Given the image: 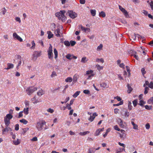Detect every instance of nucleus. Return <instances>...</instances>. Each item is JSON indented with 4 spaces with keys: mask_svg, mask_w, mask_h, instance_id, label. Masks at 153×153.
<instances>
[{
    "mask_svg": "<svg viewBox=\"0 0 153 153\" xmlns=\"http://www.w3.org/2000/svg\"><path fill=\"white\" fill-rule=\"evenodd\" d=\"M47 111L48 112H50L51 113H52L54 111L51 108H49L47 110Z\"/></svg>",
    "mask_w": 153,
    "mask_h": 153,
    "instance_id": "obj_50",
    "label": "nucleus"
},
{
    "mask_svg": "<svg viewBox=\"0 0 153 153\" xmlns=\"http://www.w3.org/2000/svg\"><path fill=\"white\" fill-rule=\"evenodd\" d=\"M119 66L121 68H123V69H125L124 65L123 63H121L119 65Z\"/></svg>",
    "mask_w": 153,
    "mask_h": 153,
    "instance_id": "obj_63",
    "label": "nucleus"
},
{
    "mask_svg": "<svg viewBox=\"0 0 153 153\" xmlns=\"http://www.w3.org/2000/svg\"><path fill=\"white\" fill-rule=\"evenodd\" d=\"M90 12L92 16H94L96 14L95 10H91Z\"/></svg>",
    "mask_w": 153,
    "mask_h": 153,
    "instance_id": "obj_35",
    "label": "nucleus"
},
{
    "mask_svg": "<svg viewBox=\"0 0 153 153\" xmlns=\"http://www.w3.org/2000/svg\"><path fill=\"white\" fill-rule=\"evenodd\" d=\"M133 105L134 107H136L137 104V100L136 99L134 100L132 102Z\"/></svg>",
    "mask_w": 153,
    "mask_h": 153,
    "instance_id": "obj_34",
    "label": "nucleus"
},
{
    "mask_svg": "<svg viewBox=\"0 0 153 153\" xmlns=\"http://www.w3.org/2000/svg\"><path fill=\"white\" fill-rule=\"evenodd\" d=\"M123 104V102L122 101H120L119 103H118V104H113V106H118L120 105H121L122 104Z\"/></svg>",
    "mask_w": 153,
    "mask_h": 153,
    "instance_id": "obj_52",
    "label": "nucleus"
},
{
    "mask_svg": "<svg viewBox=\"0 0 153 153\" xmlns=\"http://www.w3.org/2000/svg\"><path fill=\"white\" fill-rule=\"evenodd\" d=\"M81 28L82 30L84 31L85 32H86L87 31L88 32L90 31V29L88 28H85V27L82 26L81 25L79 26V29Z\"/></svg>",
    "mask_w": 153,
    "mask_h": 153,
    "instance_id": "obj_11",
    "label": "nucleus"
},
{
    "mask_svg": "<svg viewBox=\"0 0 153 153\" xmlns=\"http://www.w3.org/2000/svg\"><path fill=\"white\" fill-rule=\"evenodd\" d=\"M119 109L116 108L114 109V113L116 114H118L119 112Z\"/></svg>",
    "mask_w": 153,
    "mask_h": 153,
    "instance_id": "obj_60",
    "label": "nucleus"
},
{
    "mask_svg": "<svg viewBox=\"0 0 153 153\" xmlns=\"http://www.w3.org/2000/svg\"><path fill=\"white\" fill-rule=\"evenodd\" d=\"M32 46L30 47V48L31 49H34L35 48V44L34 41L32 42H31Z\"/></svg>",
    "mask_w": 153,
    "mask_h": 153,
    "instance_id": "obj_32",
    "label": "nucleus"
},
{
    "mask_svg": "<svg viewBox=\"0 0 153 153\" xmlns=\"http://www.w3.org/2000/svg\"><path fill=\"white\" fill-rule=\"evenodd\" d=\"M15 129L16 131H18L19 129V125L18 124H16L15 126Z\"/></svg>",
    "mask_w": 153,
    "mask_h": 153,
    "instance_id": "obj_58",
    "label": "nucleus"
},
{
    "mask_svg": "<svg viewBox=\"0 0 153 153\" xmlns=\"http://www.w3.org/2000/svg\"><path fill=\"white\" fill-rule=\"evenodd\" d=\"M95 117L93 115L91 116L90 118L88 119V120L91 122H92L94 119H95Z\"/></svg>",
    "mask_w": 153,
    "mask_h": 153,
    "instance_id": "obj_30",
    "label": "nucleus"
},
{
    "mask_svg": "<svg viewBox=\"0 0 153 153\" xmlns=\"http://www.w3.org/2000/svg\"><path fill=\"white\" fill-rule=\"evenodd\" d=\"M117 76H118V78H119V79H120V80L123 79V78L121 76L120 74H118Z\"/></svg>",
    "mask_w": 153,
    "mask_h": 153,
    "instance_id": "obj_62",
    "label": "nucleus"
},
{
    "mask_svg": "<svg viewBox=\"0 0 153 153\" xmlns=\"http://www.w3.org/2000/svg\"><path fill=\"white\" fill-rule=\"evenodd\" d=\"M120 137L122 139H124L126 137V134L124 133H123L122 134H120Z\"/></svg>",
    "mask_w": 153,
    "mask_h": 153,
    "instance_id": "obj_43",
    "label": "nucleus"
},
{
    "mask_svg": "<svg viewBox=\"0 0 153 153\" xmlns=\"http://www.w3.org/2000/svg\"><path fill=\"white\" fill-rule=\"evenodd\" d=\"M145 108L148 110H152V106H149L148 105H146L145 106Z\"/></svg>",
    "mask_w": 153,
    "mask_h": 153,
    "instance_id": "obj_39",
    "label": "nucleus"
},
{
    "mask_svg": "<svg viewBox=\"0 0 153 153\" xmlns=\"http://www.w3.org/2000/svg\"><path fill=\"white\" fill-rule=\"evenodd\" d=\"M14 67V65L13 64L9 63L7 64V68H6L8 70L11 68H13Z\"/></svg>",
    "mask_w": 153,
    "mask_h": 153,
    "instance_id": "obj_16",
    "label": "nucleus"
},
{
    "mask_svg": "<svg viewBox=\"0 0 153 153\" xmlns=\"http://www.w3.org/2000/svg\"><path fill=\"white\" fill-rule=\"evenodd\" d=\"M90 133V131H87L84 132H80L79 133L80 135L84 136L86 134H88Z\"/></svg>",
    "mask_w": 153,
    "mask_h": 153,
    "instance_id": "obj_17",
    "label": "nucleus"
},
{
    "mask_svg": "<svg viewBox=\"0 0 153 153\" xmlns=\"http://www.w3.org/2000/svg\"><path fill=\"white\" fill-rule=\"evenodd\" d=\"M47 33L48 34V38L49 39H50L51 38L53 37V35L52 34V33L50 31H48Z\"/></svg>",
    "mask_w": 153,
    "mask_h": 153,
    "instance_id": "obj_15",
    "label": "nucleus"
},
{
    "mask_svg": "<svg viewBox=\"0 0 153 153\" xmlns=\"http://www.w3.org/2000/svg\"><path fill=\"white\" fill-rule=\"evenodd\" d=\"M46 122L43 120H41L37 122L36 126V128L39 131H41L43 129V125L45 124Z\"/></svg>",
    "mask_w": 153,
    "mask_h": 153,
    "instance_id": "obj_3",
    "label": "nucleus"
},
{
    "mask_svg": "<svg viewBox=\"0 0 153 153\" xmlns=\"http://www.w3.org/2000/svg\"><path fill=\"white\" fill-rule=\"evenodd\" d=\"M72 56L71 54H69L66 56V57L69 59L71 60L72 59Z\"/></svg>",
    "mask_w": 153,
    "mask_h": 153,
    "instance_id": "obj_36",
    "label": "nucleus"
},
{
    "mask_svg": "<svg viewBox=\"0 0 153 153\" xmlns=\"http://www.w3.org/2000/svg\"><path fill=\"white\" fill-rule=\"evenodd\" d=\"M65 13V10L60 11L59 12L56 13V16L59 19L61 20L63 22L65 21V17L64 16V13Z\"/></svg>",
    "mask_w": 153,
    "mask_h": 153,
    "instance_id": "obj_1",
    "label": "nucleus"
},
{
    "mask_svg": "<svg viewBox=\"0 0 153 153\" xmlns=\"http://www.w3.org/2000/svg\"><path fill=\"white\" fill-rule=\"evenodd\" d=\"M141 71L143 75H144L146 73V71H145V69L144 68H143L141 69Z\"/></svg>",
    "mask_w": 153,
    "mask_h": 153,
    "instance_id": "obj_55",
    "label": "nucleus"
},
{
    "mask_svg": "<svg viewBox=\"0 0 153 153\" xmlns=\"http://www.w3.org/2000/svg\"><path fill=\"white\" fill-rule=\"evenodd\" d=\"M114 129L116 130H117L118 131H120V129L118 128V126L117 125H116L114 126Z\"/></svg>",
    "mask_w": 153,
    "mask_h": 153,
    "instance_id": "obj_54",
    "label": "nucleus"
},
{
    "mask_svg": "<svg viewBox=\"0 0 153 153\" xmlns=\"http://www.w3.org/2000/svg\"><path fill=\"white\" fill-rule=\"evenodd\" d=\"M54 53L55 55V58L56 59L58 56V52L56 48L54 49Z\"/></svg>",
    "mask_w": 153,
    "mask_h": 153,
    "instance_id": "obj_25",
    "label": "nucleus"
},
{
    "mask_svg": "<svg viewBox=\"0 0 153 153\" xmlns=\"http://www.w3.org/2000/svg\"><path fill=\"white\" fill-rule=\"evenodd\" d=\"M13 117L12 115L10 114H7L4 117V122L5 126H9L10 124V120L12 119Z\"/></svg>",
    "mask_w": 153,
    "mask_h": 153,
    "instance_id": "obj_2",
    "label": "nucleus"
},
{
    "mask_svg": "<svg viewBox=\"0 0 153 153\" xmlns=\"http://www.w3.org/2000/svg\"><path fill=\"white\" fill-rule=\"evenodd\" d=\"M105 13L104 11H101L99 14V16L102 17L103 18L105 17Z\"/></svg>",
    "mask_w": 153,
    "mask_h": 153,
    "instance_id": "obj_23",
    "label": "nucleus"
},
{
    "mask_svg": "<svg viewBox=\"0 0 153 153\" xmlns=\"http://www.w3.org/2000/svg\"><path fill=\"white\" fill-rule=\"evenodd\" d=\"M149 87L151 88H153V83L151 82L149 85Z\"/></svg>",
    "mask_w": 153,
    "mask_h": 153,
    "instance_id": "obj_49",
    "label": "nucleus"
},
{
    "mask_svg": "<svg viewBox=\"0 0 153 153\" xmlns=\"http://www.w3.org/2000/svg\"><path fill=\"white\" fill-rule=\"evenodd\" d=\"M70 42L71 46H74L76 44V42L74 41H71Z\"/></svg>",
    "mask_w": 153,
    "mask_h": 153,
    "instance_id": "obj_53",
    "label": "nucleus"
},
{
    "mask_svg": "<svg viewBox=\"0 0 153 153\" xmlns=\"http://www.w3.org/2000/svg\"><path fill=\"white\" fill-rule=\"evenodd\" d=\"M38 140L37 138L35 137H33L31 139V141H37Z\"/></svg>",
    "mask_w": 153,
    "mask_h": 153,
    "instance_id": "obj_57",
    "label": "nucleus"
},
{
    "mask_svg": "<svg viewBox=\"0 0 153 153\" xmlns=\"http://www.w3.org/2000/svg\"><path fill=\"white\" fill-rule=\"evenodd\" d=\"M118 143L119 145L123 147L124 148H125L126 147L125 145L123 143H121L120 142H118Z\"/></svg>",
    "mask_w": 153,
    "mask_h": 153,
    "instance_id": "obj_61",
    "label": "nucleus"
},
{
    "mask_svg": "<svg viewBox=\"0 0 153 153\" xmlns=\"http://www.w3.org/2000/svg\"><path fill=\"white\" fill-rule=\"evenodd\" d=\"M77 76L76 75H74V78H73V82H74V83L76 82L77 81Z\"/></svg>",
    "mask_w": 153,
    "mask_h": 153,
    "instance_id": "obj_47",
    "label": "nucleus"
},
{
    "mask_svg": "<svg viewBox=\"0 0 153 153\" xmlns=\"http://www.w3.org/2000/svg\"><path fill=\"white\" fill-rule=\"evenodd\" d=\"M145 102L143 101V100H140V102L138 104L139 105H140V106H143V105L145 104Z\"/></svg>",
    "mask_w": 153,
    "mask_h": 153,
    "instance_id": "obj_37",
    "label": "nucleus"
},
{
    "mask_svg": "<svg viewBox=\"0 0 153 153\" xmlns=\"http://www.w3.org/2000/svg\"><path fill=\"white\" fill-rule=\"evenodd\" d=\"M145 127L146 129H149L150 127V126L149 123H147Z\"/></svg>",
    "mask_w": 153,
    "mask_h": 153,
    "instance_id": "obj_59",
    "label": "nucleus"
},
{
    "mask_svg": "<svg viewBox=\"0 0 153 153\" xmlns=\"http://www.w3.org/2000/svg\"><path fill=\"white\" fill-rule=\"evenodd\" d=\"M41 51L38 52L35 51L34 52L33 54L34 57H36V58L41 55Z\"/></svg>",
    "mask_w": 153,
    "mask_h": 153,
    "instance_id": "obj_12",
    "label": "nucleus"
},
{
    "mask_svg": "<svg viewBox=\"0 0 153 153\" xmlns=\"http://www.w3.org/2000/svg\"><path fill=\"white\" fill-rule=\"evenodd\" d=\"M127 87H128V90L127 91V92L128 93H130V92L132 91V89L131 87L129 86V84L127 85Z\"/></svg>",
    "mask_w": 153,
    "mask_h": 153,
    "instance_id": "obj_29",
    "label": "nucleus"
},
{
    "mask_svg": "<svg viewBox=\"0 0 153 153\" xmlns=\"http://www.w3.org/2000/svg\"><path fill=\"white\" fill-rule=\"evenodd\" d=\"M37 95L39 96H41L44 94V91L42 89H41L37 93Z\"/></svg>",
    "mask_w": 153,
    "mask_h": 153,
    "instance_id": "obj_18",
    "label": "nucleus"
},
{
    "mask_svg": "<svg viewBox=\"0 0 153 153\" xmlns=\"http://www.w3.org/2000/svg\"><path fill=\"white\" fill-rule=\"evenodd\" d=\"M64 44L66 46H69L70 45V43L68 41H65L64 42Z\"/></svg>",
    "mask_w": 153,
    "mask_h": 153,
    "instance_id": "obj_45",
    "label": "nucleus"
},
{
    "mask_svg": "<svg viewBox=\"0 0 153 153\" xmlns=\"http://www.w3.org/2000/svg\"><path fill=\"white\" fill-rule=\"evenodd\" d=\"M88 60V59L86 57L84 56L81 59V62L83 63H86Z\"/></svg>",
    "mask_w": 153,
    "mask_h": 153,
    "instance_id": "obj_13",
    "label": "nucleus"
},
{
    "mask_svg": "<svg viewBox=\"0 0 153 153\" xmlns=\"http://www.w3.org/2000/svg\"><path fill=\"white\" fill-rule=\"evenodd\" d=\"M96 67L97 68V69L99 71L101 70H102L103 68V66H101L98 64L96 65Z\"/></svg>",
    "mask_w": 153,
    "mask_h": 153,
    "instance_id": "obj_21",
    "label": "nucleus"
},
{
    "mask_svg": "<svg viewBox=\"0 0 153 153\" xmlns=\"http://www.w3.org/2000/svg\"><path fill=\"white\" fill-rule=\"evenodd\" d=\"M131 102L128 101V109L129 110H131L132 109V108H131L132 106H131Z\"/></svg>",
    "mask_w": 153,
    "mask_h": 153,
    "instance_id": "obj_33",
    "label": "nucleus"
},
{
    "mask_svg": "<svg viewBox=\"0 0 153 153\" xmlns=\"http://www.w3.org/2000/svg\"><path fill=\"white\" fill-rule=\"evenodd\" d=\"M102 44H100L99 46L97 48V50L98 51H100L102 49Z\"/></svg>",
    "mask_w": 153,
    "mask_h": 153,
    "instance_id": "obj_46",
    "label": "nucleus"
},
{
    "mask_svg": "<svg viewBox=\"0 0 153 153\" xmlns=\"http://www.w3.org/2000/svg\"><path fill=\"white\" fill-rule=\"evenodd\" d=\"M73 80V79L71 77H68L65 79V81L67 82H71Z\"/></svg>",
    "mask_w": 153,
    "mask_h": 153,
    "instance_id": "obj_19",
    "label": "nucleus"
},
{
    "mask_svg": "<svg viewBox=\"0 0 153 153\" xmlns=\"http://www.w3.org/2000/svg\"><path fill=\"white\" fill-rule=\"evenodd\" d=\"M13 36L15 39H16L20 42H22L23 41L22 38L18 36L16 33H14L13 34Z\"/></svg>",
    "mask_w": 153,
    "mask_h": 153,
    "instance_id": "obj_10",
    "label": "nucleus"
},
{
    "mask_svg": "<svg viewBox=\"0 0 153 153\" xmlns=\"http://www.w3.org/2000/svg\"><path fill=\"white\" fill-rule=\"evenodd\" d=\"M150 6L152 10H153V1H151L150 3Z\"/></svg>",
    "mask_w": 153,
    "mask_h": 153,
    "instance_id": "obj_64",
    "label": "nucleus"
},
{
    "mask_svg": "<svg viewBox=\"0 0 153 153\" xmlns=\"http://www.w3.org/2000/svg\"><path fill=\"white\" fill-rule=\"evenodd\" d=\"M93 71L92 70H90L86 71V75H91L92 74H93Z\"/></svg>",
    "mask_w": 153,
    "mask_h": 153,
    "instance_id": "obj_27",
    "label": "nucleus"
},
{
    "mask_svg": "<svg viewBox=\"0 0 153 153\" xmlns=\"http://www.w3.org/2000/svg\"><path fill=\"white\" fill-rule=\"evenodd\" d=\"M13 144L16 145H18L20 143V142L18 139L17 140L13 141Z\"/></svg>",
    "mask_w": 153,
    "mask_h": 153,
    "instance_id": "obj_24",
    "label": "nucleus"
},
{
    "mask_svg": "<svg viewBox=\"0 0 153 153\" xmlns=\"http://www.w3.org/2000/svg\"><path fill=\"white\" fill-rule=\"evenodd\" d=\"M57 76V74H56V72L55 71H53L52 72V74L51 76V77H53L54 76Z\"/></svg>",
    "mask_w": 153,
    "mask_h": 153,
    "instance_id": "obj_41",
    "label": "nucleus"
},
{
    "mask_svg": "<svg viewBox=\"0 0 153 153\" xmlns=\"http://www.w3.org/2000/svg\"><path fill=\"white\" fill-rule=\"evenodd\" d=\"M99 61L101 62L102 63H103L104 62V61L102 58L100 59L97 58L96 59V62H98Z\"/></svg>",
    "mask_w": 153,
    "mask_h": 153,
    "instance_id": "obj_40",
    "label": "nucleus"
},
{
    "mask_svg": "<svg viewBox=\"0 0 153 153\" xmlns=\"http://www.w3.org/2000/svg\"><path fill=\"white\" fill-rule=\"evenodd\" d=\"M80 93V91H77L73 95V97L74 98H76L79 94Z\"/></svg>",
    "mask_w": 153,
    "mask_h": 153,
    "instance_id": "obj_26",
    "label": "nucleus"
},
{
    "mask_svg": "<svg viewBox=\"0 0 153 153\" xmlns=\"http://www.w3.org/2000/svg\"><path fill=\"white\" fill-rule=\"evenodd\" d=\"M55 35L57 37H61L62 36V33L60 32L59 29H58L54 32Z\"/></svg>",
    "mask_w": 153,
    "mask_h": 153,
    "instance_id": "obj_9",
    "label": "nucleus"
},
{
    "mask_svg": "<svg viewBox=\"0 0 153 153\" xmlns=\"http://www.w3.org/2000/svg\"><path fill=\"white\" fill-rule=\"evenodd\" d=\"M37 89V88L36 87H29L27 88L26 91L28 95H30L34 91H36Z\"/></svg>",
    "mask_w": 153,
    "mask_h": 153,
    "instance_id": "obj_4",
    "label": "nucleus"
},
{
    "mask_svg": "<svg viewBox=\"0 0 153 153\" xmlns=\"http://www.w3.org/2000/svg\"><path fill=\"white\" fill-rule=\"evenodd\" d=\"M131 123L133 126V128L134 129H137L138 126L135 124L134 122L132 121Z\"/></svg>",
    "mask_w": 153,
    "mask_h": 153,
    "instance_id": "obj_22",
    "label": "nucleus"
},
{
    "mask_svg": "<svg viewBox=\"0 0 153 153\" xmlns=\"http://www.w3.org/2000/svg\"><path fill=\"white\" fill-rule=\"evenodd\" d=\"M83 92L84 94H89L90 93V91L88 90H84Z\"/></svg>",
    "mask_w": 153,
    "mask_h": 153,
    "instance_id": "obj_44",
    "label": "nucleus"
},
{
    "mask_svg": "<svg viewBox=\"0 0 153 153\" xmlns=\"http://www.w3.org/2000/svg\"><path fill=\"white\" fill-rule=\"evenodd\" d=\"M12 128L8 127V126H6L5 128H3L2 130V134H6L9 131H12Z\"/></svg>",
    "mask_w": 153,
    "mask_h": 153,
    "instance_id": "obj_6",
    "label": "nucleus"
},
{
    "mask_svg": "<svg viewBox=\"0 0 153 153\" xmlns=\"http://www.w3.org/2000/svg\"><path fill=\"white\" fill-rule=\"evenodd\" d=\"M118 122H119V125L122 128H124L125 126L123 124V122L122 120L120 118H118Z\"/></svg>",
    "mask_w": 153,
    "mask_h": 153,
    "instance_id": "obj_14",
    "label": "nucleus"
},
{
    "mask_svg": "<svg viewBox=\"0 0 153 153\" xmlns=\"http://www.w3.org/2000/svg\"><path fill=\"white\" fill-rule=\"evenodd\" d=\"M110 130L111 129L110 128H109L106 130L105 133L103 135L104 137H105L107 135L108 133L109 132Z\"/></svg>",
    "mask_w": 153,
    "mask_h": 153,
    "instance_id": "obj_42",
    "label": "nucleus"
},
{
    "mask_svg": "<svg viewBox=\"0 0 153 153\" xmlns=\"http://www.w3.org/2000/svg\"><path fill=\"white\" fill-rule=\"evenodd\" d=\"M100 130L99 129L97 130L96 131L95 133V135L96 136H98V135H99V134H100Z\"/></svg>",
    "mask_w": 153,
    "mask_h": 153,
    "instance_id": "obj_56",
    "label": "nucleus"
},
{
    "mask_svg": "<svg viewBox=\"0 0 153 153\" xmlns=\"http://www.w3.org/2000/svg\"><path fill=\"white\" fill-rule=\"evenodd\" d=\"M28 108H25L24 109V112L25 114H28Z\"/></svg>",
    "mask_w": 153,
    "mask_h": 153,
    "instance_id": "obj_38",
    "label": "nucleus"
},
{
    "mask_svg": "<svg viewBox=\"0 0 153 153\" xmlns=\"http://www.w3.org/2000/svg\"><path fill=\"white\" fill-rule=\"evenodd\" d=\"M7 12V10L5 8H3L2 9V14L3 15H4Z\"/></svg>",
    "mask_w": 153,
    "mask_h": 153,
    "instance_id": "obj_51",
    "label": "nucleus"
},
{
    "mask_svg": "<svg viewBox=\"0 0 153 153\" xmlns=\"http://www.w3.org/2000/svg\"><path fill=\"white\" fill-rule=\"evenodd\" d=\"M148 103L150 104H153V97L151 98L148 100Z\"/></svg>",
    "mask_w": 153,
    "mask_h": 153,
    "instance_id": "obj_28",
    "label": "nucleus"
},
{
    "mask_svg": "<svg viewBox=\"0 0 153 153\" xmlns=\"http://www.w3.org/2000/svg\"><path fill=\"white\" fill-rule=\"evenodd\" d=\"M48 54L49 59H53V48L51 44H50V46L48 51Z\"/></svg>",
    "mask_w": 153,
    "mask_h": 153,
    "instance_id": "obj_5",
    "label": "nucleus"
},
{
    "mask_svg": "<svg viewBox=\"0 0 153 153\" xmlns=\"http://www.w3.org/2000/svg\"><path fill=\"white\" fill-rule=\"evenodd\" d=\"M19 121L21 123H22L25 124H26L27 123V121L25 119H22V120H20Z\"/></svg>",
    "mask_w": 153,
    "mask_h": 153,
    "instance_id": "obj_31",
    "label": "nucleus"
},
{
    "mask_svg": "<svg viewBox=\"0 0 153 153\" xmlns=\"http://www.w3.org/2000/svg\"><path fill=\"white\" fill-rule=\"evenodd\" d=\"M119 9L123 13L124 15L126 17L128 16V13L127 11L120 5H119Z\"/></svg>",
    "mask_w": 153,
    "mask_h": 153,
    "instance_id": "obj_8",
    "label": "nucleus"
},
{
    "mask_svg": "<svg viewBox=\"0 0 153 153\" xmlns=\"http://www.w3.org/2000/svg\"><path fill=\"white\" fill-rule=\"evenodd\" d=\"M68 12L69 16L72 18L74 19L77 16V14L76 13L73 12L71 10H69Z\"/></svg>",
    "mask_w": 153,
    "mask_h": 153,
    "instance_id": "obj_7",
    "label": "nucleus"
},
{
    "mask_svg": "<svg viewBox=\"0 0 153 153\" xmlns=\"http://www.w3.org/2000/svg\"><path fill=\"white\" fill-rule=\"evenodd\" d=\"M149 90V87H145V90L144 91V94H146L148 93V91Z\"/></svg>",
    "mask_w": 153,
    "mask_h": 153,
    "instance_id": "obj_48",
    "label": "nucleus"
},
{
    "mask_svg": "<svg viewBox=\"0 0 153 153\" xmlns=\"http://www.w3.org/2000/svg\"><path fill=\"white\" fill-rule=\"evenodd\" d=\"M100 86L104 88H108L109 87L108 85L105 83H103L100 84Z\"/></svg>",
    "mask_w": 153,
    "mask_h": 153,
    "instance_id": "obj_20",
    "label": "nucleus"
}]
</instances>
